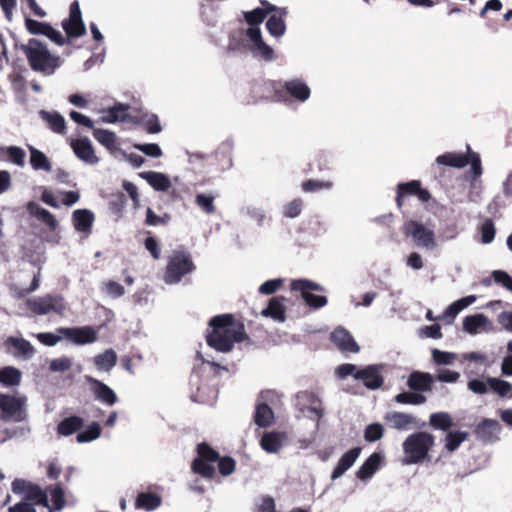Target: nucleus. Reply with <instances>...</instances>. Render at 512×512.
I'll list each match as a JSON object with an SVG mask.
<instances>
[{"label":"nucleus","instance_id":"obj_64","mask_svg":"<svg viewBox=\"0 0 512 512\" xmlns=\"http://www.w3.org/2000/svg\"><path fill=\"white\" fill-rule=\"evenodd\" d=\"M104 290L112 298H119L125 294V288L113 280H109L104 284Z\"/></svg>","mask_w":512,"mask_h":512},{"label":"nucleus","instance_id":"obj_53","mask_svg":"<svg viewBox=\"0 0 512 512\" xmlns=\"http://www.w3.org/2000/svg\"><path fill=\"white\" fill-rule=\"evenodd\" d=\"M394 400L399 404L420 405L426 402V397L421 393L402 392Z\"/></svg>","mask_w":512,"mask_h":512},{"label":"nucleus","instance_id":"obj_45","mask_svg":"<svg viewBox=\"0 0 512 512\" xmlns=\"http://www.w3.org/2000/svg\"><path fill=\"white\" fill-rule=\"evenodd\" d=\"M468 436L469 433L465 431H448L444 439L445 449L450 453L456 451Z\"/></svg>","mask_w":512,"mask_h":512},{"label":"nucleus","instance_id":"obj_9","mask_svg":"<svg viewBox=\"0 0 512 512\" xmlns=\"http://www.w3.org/2000/svg\"><path fill=\"white\" fill-rule=\"evenodd\" d=\"M403 232L406 236H411L419 247L434 249L437 246L434 231L426 228L421 222L407 221L404 224Z\"/></svg>","mask_w":512,"mask_h":512},{"label":"nucleus","instance_id":"obj_23","mask_svg":"<svg viewBox=\"0 0 512 512\" xmlns=\"http://www.w3.org/2000/svg\"><path fill=\"white\" fill-rule=\"evenodd\" d=\"M22 406L23 403L19 398L0 393V409L5 414V417H14L16 420H22Z\"/></svg>","mask_w":512,"mask_h":512},{"label":"nucleus","instance_id":"obj_36","mask_svg":"<svg viewBox=\"0 0 512 512\" xmlns=\"http://www.w3.org/2000/svg\"><path fill=\"white\" fill-rule=\"evenodd\" d=\"M41 118L48 124L49 128L57 133L64 134L66 124L64 117L58 112H48L45 110L40 111Z\"/></svg>","mask_w":512,"mask_h":512},{"label":"nucleus","instance_id":"obj_22","mask_svg":"<svg viewBox=\"0 0 512 512\" xmlns=\"http://www.w3.org/2000/svg\"><path fill=\"white\" fill-rule=\"evenodd\" d=\"M433 376L427 372L413 371L407 380V386L413 391L429 392L433 387Z\"/></svg>","mask_w":512,"mask_h":512},{"label":"nucleus","instance_id":"obj_43","mask_svg":"<svg viewBox=\"0 0 512 512\" xmlns=\"http://www.w3.org/2000/svg\"><path fill=\"white\" fill-rule=\"evenodd\" d=\"M260 445L268 453H277L282 447V437L278 432L264 433Z\"/></svg>","mask_w":512,"mask_h":512},{"label":"nucleus","instance_id":"obj_8","mask_svg":"<svg viewBox=\"0 0 512 512\" xmlns=\"http://www.w3.org/2000/svg\"><path fill=\"white\" fill-rule=\"evenodd\" d=\"M290 288L292 291H299L306 304L312 308H322L328 302L327 297L311 293V291H323L324 289L318 283L308 279L292 280Z\"/></svg>","mask_w":512,"mask_h":512},{"label":"nucleus","instance_id":"obj_32","mask_svg":"<svg viewBox=\"0 0 512 512\" xmlns=\"http://www.w3.org/2000/svg\"><path fill=\"white\" fill-rule=\"evenodd\" d=\"M436 163L454 168H464L469 164L468 153L447 152L436 158Z\"/></svg>","mask_w":512,"mask_h":512},{"label":"nucleus","instance_id":"obj_33","mask_svg":"<svg viewBox=\"0 0 512 512\" xmlns=\"http://www.w3.org/2000/svg\"><path fill=\"white\" fill-rule=\"evenodd\" d=\"M84 425V420L79 416L64 418L57 425V433L62 436H70L79 431Z\"/></svg>","mask_w":512,"mask_h":512},{"label":"nucleus","instance_id":"obj_60","mask_svg":"<svg viewBox=\"0 0 512 512\" xmlns=\"http://www.w3.org/2000/svg\"><path fill=\"white\" fill-rule=\"evenodd\" d=\"M133 147L149 157L158 158L162 156V150L156 143L134 144Z\"/></svg>","mask_w":512,"mask_h":512},{"label":"nucleus","instance_id":"obj_19","mask_svg":"<svg viewBox=\"0 0 512 512\" xmlns=\"http://www.w3.org/2000/svg\"><path fill=\"white\" fill-rule=\"evenodd\" d=\"M75 155L82 161L89 164H96L99 158L95 155L94 148L88 138H80L71 142Z\"/></svg>","mask_w":512,"mask_h":512},{"label":"nucleus","instance_id":"obj_49","mask_svg":"<svg viewBox=\"0 0 512 512\" xmlns=\"http://www.w3.org/2000/svg\"><path fill=\"white\" fill-rule=\"evenodd\" d=\"M26 500L34 501L37 505H42L44 507H49L48 497L46 491H43L38 485L32 484L28 489L26 495Z\"/></svg>","mask_w":512,"mask_h":512},{"label":"nucleus","instance_id":"obj_35","mask_svg":"<svg viewBox=\"0 0 512 512\" xmlns=\"http://www.w3.org/2000/svg\"><path fill=\"white\" fill-rule=\"evenodd\" d=\"M278 15H271L267 22L266 28L268 32L274 37H280L285 33L286 25L284 21V16L287 14L285 9H278Z\"/></svg>","mask_w":512,"mask_h":512},{"label":"nucleus","instance_id":"obj_11","mask_svg":"<svg viewBox=\"0 0 512 512\" xmlns=\"http://www.w3.org/2000/svg\"><path fill=\"white\" fill-rule=\"evenodd\" d=\"M56 331L76 345L90 344L98 340L97 331L92 326L59 327Z\"/></svg>","mask_w":512,"mask_h":512},{"label":"nucleus","instance_id":"obj_55","mask_svg":"<svg viewBox=\"0 0 512 512\" xmlns=\"http://www.w3.org/2000/svg\"><path fill=\"white\" fill-rule=\"evenodd\" d=\"M303 209V200L301 198H295L283 206L282 214L286 218L298 217Z\"/></svg>","mask_w":512,"mask_h":512},{"label":"nucleus","instance_id":"obj_50","mask_svg":"<svg viewBox=\"0 0 512 512\" xmlns=\"http://www.w3.org/2000/svg\"><path fill=\"white\" fill-rule=\"evenodd\" d=\"M333 187L332 181H322V180H315V179H309L301 184V188L306 193H315L319 192L321 190H329Z\"/></svg>","mask_w":512,"mask_h":512},{"label":"nucleus","instance_id":"obj_25","mask_svg":"<svg viewBox=\"0 0 512 512\" xmlns=\"http://www.w3.org/2000/svg\"><path fill=\"white\" fill-rule=\"evenodd\" d=\"M286 298L283 296H276L269 300L268 306L262 311V315L270 317L273 320L283 322L286 319V308L284 302Z\"/></svg>","mask_w":512,"mask_h":512},{"label":"nucleus","instance_id":"obj_21","mask_svg":"<svg viewBox=\"0 0 512 512\" xmlns=\"http://www.w3.org/2000/svg\"><path fill=\"white\" fill-rule=\"evenodd\" d=\"M500 431L498 421L493 419H483L475 427L474 433L476 437L484 442H492L497 439V434Z\"/></svg>","mask_w":512,"mask_h":512},{"label":"nucleus","instance_id":"obj_41","mask_svg":"<svg viewBox=\"0 0 512 512\" xmlns=\"http://www.w3.org/2000/svg\"><path fill=\"white\" fill-rule=\"evenodd\" d=\"M487 323L488 318L484 314L470 315L463 319V329L469 334H477Z\"/></svg>","mask_w":512,"mask_h":512},{"label":"nucleus","instance_id":"obj_47","mask_svg":"<svg viewBox=\"0 0 512 512\" xmlns=\"http://www.w3.org/2000/svg\"><path fill=\"white\" fill-rule=\"evenodd\" d=\"M21 381V372L12 366L0 369V383L6 386L18 385Z\"/></svg>","mask_w":512,"mask_h":512},{"label":"nucleus","instance_id":"obj_51","mask_svg":"<svg viewBox=\"0 0 512 512\" xmlns=\"http://www.w3.org/2000/svg\"><path fill=\"white\" fill-rule=\"evenodd\" d=\"M214 200L215 197L211 194L199 193L195 196V204L206 214L215 213Z\"/></svg>","mask_w":512,"mask_h":512},{"label":"nucleus","instance_id":"obj_15","mask_svg":"<svg viewBox=\"0 0 512 512\" xmlns=\"http://www.w3.org/2000/svg\"><path fill=\"white\" fill-rule=\"evenodd\" d=\"M296 397L307 404V406L301 410H308L312 414L310 418L318 423L324 416V408L322 407V401L319 396L313 391L306 390L298 392Z\"/></svg>","mask_w":512,"mask_h":512},{"label":"nucleus","instance_id":"obj_20","mask_svg":"<svg viewBox=\"0 0 512 512\" xmlns=\"http://www.w3.org/2000/svg\"><path fill=\"white\" fill-rule=\"evenodd\" d=\"M362 451L361 447H354L345 452L339 459L336 467L332 471L331 480L334 481L345 474L356 462Z\"/></svg>","mask_w":512,"mask_h":512},{"label":"nucleus","instance_id":"obj_34","mask_svg":"<svg viewBox=\"0 0 512 512\" xmlns=\"http://www.w3.org/2000/svg\"><path fill=\"white\" fill-rule=\"evenodd\" d=\"M93 137L106 149L111 152H114L119 149V143L117 141V136L114 132L106 130L93 128Z\"/></svg>","mask_w":512,"mask_h":512},{"label":"nucleus","instance_id":"obj_24","mask_svg":"<svg viewBox=\"0 0 512 512\" xmlns=\"http://www.w3.org/2000/svg\"><path fill=\"white\" fill-rule=\"evenodd\" d=\"M26 209L31 216L36 217L39 221L45 224L51 231H55L58 227V221L55 216L48 210L42 208L34 201H29L26 204Z\"/></svg>","mask_w":512,"mask_h":512},{"label":"nucleus","instance_id":"obj_37","mask_svg":"<svg viewBox=\"0 0 512 512\" xmlns=\"http://www.w3.org/2000/svg\"><path fill=\"white\" fill-rule=\"evenodd\" d=\"M274 421V412L266 403H259L256 406L254 414V422L257 426L266 428Z\"/></svg>","mask_w":512,"mask_h":512},{"label":"nucleus","instance_id":"obj_27","mask_svg":"<svg viewBox=\"0 0 512 512\" xmlns=\"http://www.w3.org/2000/svg\"><path fill=\"white\" fill-rule=\"evenodd\" d=\"M384 420L389 427L396 430H407L415 423V418L404 412H389L384 416Z\"/></svg>","mask_w":512,"mask_h":512},{"label":"nucleus","instance_id":"obj_16","mask_svg":"<svg viewBox=\"0 0 512 512\" xmlns=\"http://www.w3.org/2000/svg\"><path fill=\"white\" fill-rule=\"evenodd\" d=\"M87 380L97 400L109 406L117 402L118 397L116 393L108 385L92 377H88Z\"/></svg>","mask_w":512,"mask_h":512},{"label":"nucleus","instance_id":"obj_57","mask_svg":"<svg viewBox=\"0 0 512 512\" xmlns=\"http://www.w3.org/2000/svg\"><path fill=\"white\" fill-rule=\"evenodd\" d=\"M49 25V23L39 22L28 17L25 19L26 29L32 35H44Z\"/></svg>","mask_w":512,"mask_h":512},{"label":"nucleus","instance_id":"obj_29","mask_svg":"<svg viewBox=\"0 0 512 512\" xmlns=\"http://www.w3.org/2000/svg\"><path fill=\"white\" fill-rule=\"evenodd\" d=\"M129 109L130 106L128 104L117 103L105 111L101 121L104 123H116L132 120L127 113Z\"/></svg>","mask_w":512,"mask_h":512},{"label":"nucleus","instance_id":"obj_39","mask_svg":"<svg viewBox=\"0 0 512 512\" xmlns=\"http://www.w3.org/2000/svg\"><path fill=\"white\" fill-rule=\"evenodd\" d=\"M429 424L435 430L448 432L454 426L453 419L448 412L432 413L429 417Z\"/></svg>","mask_w":512,"mask_h":512},{"label":"nucleus","instance_id":"obj_58","mask_svg":"<svg viewBox=\"0 0 512 512\" xmlns=\"http://www.w3.org/2000/svg\"><path fill=\"white\" fill-rule=\"evenodd\" d=\"M469 163L471 164V172L473 178H479L482 175L481 159L478 153L472 152L469 145H467Z\"/></svg>","mask_w":512,"mask_h":512},{"label":"nucleus","instance_id":"obj_59","mask_svg":"<svg viewBox=\"0 0 512 512\" xmlns=\"http://www.w3.org/2000/svg\"><path fill=\"white\" fill-rule=\"evenodd\" d=\"M251 50L259 55L265 61H272L274 59V51L273 49L267 45L263 39L258 42L254 47H251Z\"/></svg>","mask_w":512,"mask_h":512},{"label":"nucleus","instance_id":"obj_31","mask_svg":"<svg viewBox=\"0 0 512 512\" xmlns=\"http://www.w3.org/2000/svg\"><path fill=\"white\" fill-rule=\"evenodd\" d=\"M162 503L160 495L154 492H141L137 495L135 500V508L145 511H152L157 509Z\"/></svg>","mask_w":512,"mask_h":512},{"label":"nucleus","instance_id":"obj_42","mask_svg":"<svg viewBox=\"0 0 512 512\" xmlns=\"http://www.w3.org/2000/svg\"><path fill=\"white\" fill-rule=\"evenodd\" d=\"M117 363V354L113 349H107L94 357V364L98 370L110 371Z\"/></svg>","mask_w":512,"mask_h":512},{"label":"nucleus","instance_id":"obj_7","mask_svg":"<svg viewBox=\"0 0 512 512\" xmlns=\"http://www.w3.org/2000/svg\"><path fill=\"white\" fill-rule=\"evenodd\" d=\"M27 306L36 315L55 313L62 316L66 310L64 298L60 295L51 294L28 299Z\"/></svg>","mask_w":512,"mask_h":512},{"label":"nucleus","instance_id":"obj_48","mask_svg":"<svg viewBox=\"0 0 512 512\" xmlns=\"http://www.w3.org/2000/svg\"><path fill=\"white\" fill-rule=\"evenodd\" d=\"M102 432L101 426L97 422H92L84 431L77 434V442L86 443L96 440Z\"/></svg>","mask_w":512,"mask_h":512},{"label":"nucleus","instance_id":"obj_30","mask_svg":"<svg viewBox=\"0 0 512 512\" xmlns=\"http://www.w3.org/2000/svg\"><path fill=\"white\" fill-rule=\"evenodd\" d=\"M140 177L147 181V183L156 191H167L171 186L170 178L160 172L146 171L141 172Z\"/></svg>","mask_w":512,"mask_h":512},{"label":"nucleus","instance_id":"obj_18","mask_svg":"<svg viewBox=\"0 0 512 512\" xmlns=\"http://www.w3.org/2000/svg\"><path fill=\"white\" fill-rule=\"evenodd\" d=\"M95 221L94 213L89 209H77L72 213V223L79 233L89 235Z\"/></svg>","mask_w":512,"mask_h":512},{"label":"nucleus","instance_id":"obj_38","mask_svg":"<svg viewBox=\"0 0 512 512\" xmlns=\"http://www.w3.org/2000/svg\"><path fill=\"white\" fill-rule=\"evenodd\" d=\"M277 10L278 8L275 5H269L266 8H256L252 11L244 12V19L250 26L258 27L269 13Z\"/></svg>","mask_w":512,"mask_h":512},{"label":"nucleus","instance_id":"obj_52","mask_svg":"<svg viewBox=\"0 0 512 512\" xmlns=\"http://www.w3.org/2000/svg\"><path fill=\"white\" fill-rule=\"evenodd\" d=\"M487 383L490 388L498 393L501 397L512 396V385L509 382L498 378H488Z\"/></svg>","mask_w":512,"mask_h":512},{"label":"nucleus","instance_id":"obj_14","mask_svg":"<svg viewBox=\"0 0 512 512\" xmlns=\"http://www.w3.org/2000/svg\"><path fill=\"white\" fill-rule=\"evenodd\" d=\"M330 340L343 353H357L360 350L351 333L343 327L335 328L331 332Z\"/></svg>","mask_w":512,"mask_h":512},{"label":"nucleus","instance_id":"obj_54","mask_svg":"<svg viewBox=\"0 0 512 512\" xmlns=\"http://www.w3.org/2000/svg\"><path fill=\"white\" fill-rule=\"evenodd\" d=\"M481 242L489 244L493 242L496 234V228L492 219H485L480 226Z\"/></svg>","mask_w":512,"mask_h":512},{"label":"nucleus","instance_id":"obj_1","mask_svg":"<svg viewBox=\"0 0 512 512\" xmlns=\"http://www.w3.org/2000/svg\"><path fill=\"white\" fill-rule=\"evenodd\" d=\"M211 331L206 335V343L218 352H230L235 343L249 339L244 324L235 322L232 314L214 316L209 321Z\"/></svg>","mask_w":512,"mask_h":512},{"label":"nucleus","instance_id":"obj_40","mask_svg":"<svg viewBox=\"0 0 512 512\" xmlns=\"http://www.w3.org/2000/svg\"><path fill=\"white\" fill-rule=\"evenodd\" d=\"M9 160L12 163L23 166L25 163V152L22 148L17 146H10L7 148L0 147V161Z\"/></svg>","mask_w":512,"mask_h":512},{"label":"nucleus","instance_id":"obj_17","mask_svg":"<svg viewBox=\"0 0 512 512\" xmlns=\"http://www.w3.org/2000/svg\"><path fill=\"white\" fill-rule=\"evenodd\" d=\"M4 346L8 352H12L16 357H23L28 359L31 358L35 353V349L32 344L23 338L10 336L5 340Z\"/></svg>","mask_w":512,"mask_h":512},{"label":"nucleus","instance_id":"obj_12","mask_svg":"<svg viewBox=\"0 0 512 512\" xmlns=\"http://www.w3.org/2000/svg\"><path fill=\"white\" fill-rule=\"evenodd\" d=\"M408 196H417L421 202H428L431 198L430 192L421 187L419 180H411L397 185L395 201L398 208L403 206L404 199Z\"/></svg>","mask_w":512,"mask_h":512},{"label":"nucleus","instance_id":"obj_46","mask_svg":"<svg viewBox=\"0 0 512 512\" xmlns=\"http://www.w3.org/2000/svg\"><path fill=\"white\" fill-rule=\"evenodd\" d=\"M30 151V164L35 170H44V171H50L51 170V163L48 159V157L41 152L40 150L34 148L33 146L29 147Z\"/></svg>","mask_w":512,"mask_h":512},{"label":"nucleus","instance_id":"obj_5","mask_svg":"<svg viewBox=\"0 0 512 512\" xmlns=\"http://www.w3.org/2000/svg\"><path fill=\"white\" fill-rule=\"evenodd\" d=\"M435 445V436L426 431L410 434L402 443L405 465L420 464L430 461L429 452Z\"/></svg>","mask_w":512,"mask_h":512},{"label":"nucleus","instance_id":"obj_44","mask_svg":"<svg viewBox=\"0 0 512 512\" xmlns=\"http://www.w3.org/2000/svg\"><path fill=\"white\" fill-rule=\"evenodd\" d=\"M46 491L49 492L52 502V507H48L50 512H52V510H62L66 504L65 493L62 485L57 483L55 485L48 486Z\"/></svg>","mask_w":512,"mask_h":512},{"label":"nucleus","instance_id":"obj_28","mask_svg":"<svg viewBox=\"0 0 512 512\" xmlns=\"http://www.w3.org/2000/svg\"><path fill=\"white\" fill-rule=\"evenodd\" d=\"M381 460L382 456L379 453H372L359 467V469L356 472V477L363 481L370 479L379 469Z\"/></svg>","mask_w":512,"mask_h":512},{"label":"nucleus","instance_id":"obj_56","mask_svg":"<svg viewBox=\"0 0 512 512\" xmlns=\"http://www.w3.org/2000/svg\"><path fill=\"white\" fill-rule=\"evenodd\" d=\"M384 435V428L380 423H372L366 426L364 430V439L367 442H376Z\"/></svg>","mask_w":512,"mask_h":512},{"label":"nucleus","instance_id":"obj_6","mask_svg":"<svg viewBox=\"0 0 512 512\" xmlns=\"http://www.w3.org/2000/svg\"><path fill=\"white\" fill-rule=\"evenodd\" d=\"M195 269L196 266L189 252L173 251L166 266L164 280L167 284L179 283L185 275L192 273Z\"/></svg>","mask_w":512,"mask_h":512},{"label":"nucleus","instance_id":"obj_26","mask_svg":"<svg viewBox=\"0 0 512 512\" xmlns=\"http://www.w3.org/2000/svg\"><path fill=\"white\" fill-rule=\"evenodd\" d=\"M476 301L475 295H469L463 297L452 304H450L441 316H438L437 319L447 320V323L450 324L456 318L459 312H461L464 308L473 304Z\"/></svg>","mask_w":512,"mask_h":512},{"label":"nucleus","instance_id":"obj_2","mask_svg":"<svg viewBox=\"0 0 512 512\" xmlns=\"http://www.w3.org/2000/svg\"><path fill=\"white\" fill-rule=\"evenodd\" d=\"M197 457L191 463V470L194 474L206 480H212L216 476L214 463H217L221 476L227 477L235 472L236 461L230 456H220L207 442H201L196 447Z\"/></svg>","mask_w":512,"mask_h":512},{"label":"nucleus","instance_id":"obj_61","mask_svg":"<svg viewBox=\"0 0 512 512\" xmlns=\"http://www.w3.org/2000/svg\"><path fill=\"white\" fill-rule=\"evenodd\" d=\"M170 218L169 214L158 216L151 208H147L145 224L149 226L165 225L169 222Z\"/></svg>","mask_w":512,"mask_h":512},{"label":"nucleus","instance_id":"obj_4","mask_svg":"<svg viewBox=\"0 0 512 512\" xmlns=\"http://www.w3.org/2000/svg\"><path fill=\"white\" fill-rule=\"evenodd\" d=\"M21 50L33 71L51 75L61 65L60 57L52 55L46 44L38 39L31 38L27 44L21 46Z\"/></svg>","mask_w":512,"mask_h":512},{"label":"nucleus","instance_id":"obj_10","mask_svg":"<svg viewBox=\"0 0 512 512\" xmlns=\"http://www.w3.org/2000/svg\"><path fill=\"white\" fill-rule=\"evenodd\" d=\"M62 27L67 38H78L86 33V27L82 20L80 5L77 0L73 1L69 9V18L62 22Z\"/></svg>","mask_w":512,"mask_h":512},{"label":"nucleus","instance_id":"obj_63","mask_svg":"<svg viewBox=\"0 0 512 512\" xmlns=\"http://www.w3.org/2000/svg\"><path fill=\"white\" fill-rule=\"evenodd\" d=\"M494 281L512 292V277L505 271L495 270L492 272Z\"/></svg>","mask_w":512,"mask_h":512},{"label":"nucleus","instance_id":"obj_13","mask_svg":"<svg viewBox=\"0 0 512 512\" xmlns=\"http://www.w3.org/2000/svg\"><path fill=\"white\" fill-rule=\"evenodd\" d=\"M383 368L384 366L381 364L368 365L355 372L354 378L361 380L364 386L370 390L379 389L384 383V377L382 376Z\"/></svg>","mask_w":512,"mask_h":512},{"label":"nucleus","instance_id":"obj_3","mask_svg":"<svg viewBox=\"0 0 512 512\" xmlns=\"http://www.w3.org/2000/svg\"><path fill=\"white\" fill-rule=\"evenodd\" d=\"M253 87L255 91L273 92L272 98L277 101H288L293 98L304 102L310 97V88L301 79L286 82L262 80L255 82Z\"/></svg>","mask_w":512,"mask_h":512},{"label":"nucleus","instance_id":"obj_62","mask_svg":"<svg viewBox=\"0 0 512 512\" xmlns=\"http://www.w3.org/2000/svg\"><path fill=\"white\" fill-rule=\"evenodd\" d=\"M432 357L436 364L438 365H450L456 359V355L451 352H444L438 349H434L432 351Z\"/></svg>","mask_w":512,"mask_h":512}]
</instances>
